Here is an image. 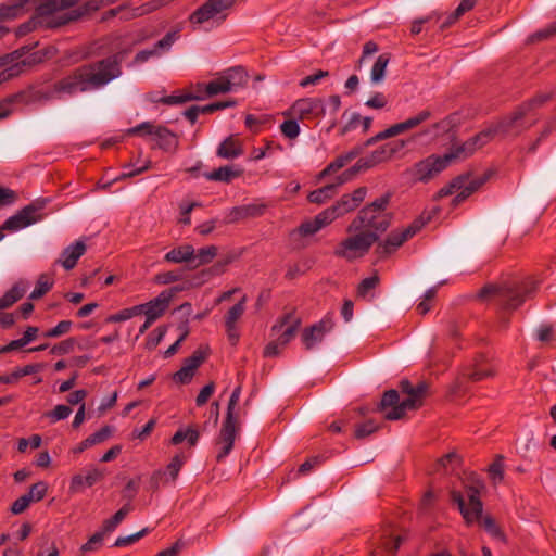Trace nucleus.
<instances>
[{
    "instance_id": "obj_23",
    "label": "nucleus",
    "mask_w": 556,
    "mask_h": 556,
    "mask_svg": "<svg viewBox=\"0 0 556 556\" xmlns=\"http://www.w3.org/2000/svg\"><path fill=\"white\" fill-rule=\"evenodd\" d=\"M78 1L79 0H45L36 8V16L45 22V27L49 28L47 23L54 17L51 15L59 11L75 7Z\"/></svg>"
},
{
    "instance_id": "obj_26",
    "label": "nucleus",
    "mask_w": 556,
    "mask_h": 556,
    "mask_svg": "<svg viewBox=\"0 0 556 556\" xmlns=\"http://www.w3.org/2000/svg\"><path fill=\"white\" fill-rule=\"evenodd\" d=\"M86 244L83 240H77L75 243L66 247L62 253L61 257L56 261V264L62 265L66 270L73 269L78 260L86 252Z\"/></svg>"
},
{
    "instance_id": "obj_21",
    "label": "nucleus",
    "mask_w": 556,
    "mask_h": 556,
    "mask_svg": "<svg viewBox=\"0 0 556 556\" xmlns=\"http://www.w3.org/2000/svg\"><path fill=\"white\" fill-rule=\"evenodd\" d=\"M405 540V534L399 533L393 528H388L381 534L380 545L371 552L370 556H394Z\"/></svg>"
},
{
    "instance_id": "obj_27",
    "label": "nucleus",
    "mask_w": 556,
    "mask_h": 556,
    "mask_svg": "<svg viewBox=\"0 0 556 556\" xmlns=\"http://www.w3.org/2000/svg\"><path fill=\"white\" fill-rule=\"evenodd\" d=\"M104 473L98 468H90L86 473H78L72 477L70 491L72 493L80 492L85 486H92L103 478Z\"/></svg>"
},
{
    "instance_id": "obj_58",
    "label": "nucleus",
    "mask_w": 556,
    "mask_h": 556,
    "mask_svg": "<svg viewBox=\"0 0 556 556\" xmlns=\"http://www.w3.org/2000/svg\"><path fill=\"white\" fill-rule=\"evenodd\" d=\"M182 279V271L181 270H169L164 273H159L154 280L159 285H169L176 281H179Z\"/></svg>"
},
{
    "instance_id": "obj_2",
    "label": "nucleus",
    "mask_w": 556,
    "mask_h": 556,
    "mask_svg": "<svg viewBox=\"0 0 556 556\" xmlns=\"http://www.w3.org/2000/svg\"><path fill=\"white\" fill-rule=\"evenodd\" d=\"M551 98L552 93H541L523 102L510 115L505 116L464 143L453 147L448 153L444 154L447 157V162L451 163L453 160L470 156L478 148L488 143L496 135L517 136L530 128L536 123L538 118H533L528 124L525 122V118L531 116L538 108L542 106Z\"/></svg>"
},
{
    "instance_id": "obj_8",
    "label": "nucleus",
    "mask_w": 556,
    "mask_h": 556,
    "mask_svg": "<svg viewBox=\"0 0 556 556\" xmlns=\"http://www.w3.org/2000/svg\"><path fill=\"white\" fill-rule=\"evenodd\" d=\"M49 200L45 198L34 200L14 215L10 216L2 224L1 230L15 232L41 222L47 216L45 208Z\"/></svg>"
},
{
    "instance_id": "obj_33",
    "label": "nucleus",
    "mask_w": 556,
    "mask_h": 556,
    "mask_svg": "<svg viewBox=\"0 0 556 556\" xmlns=\"http://www.w3.org/2000/svg\"><path fill=\"white\" fill-rule=\"evenodd\" d=\"M233 261L232 256H227L224 260L217 261L214 265L208 268L201 270L198 275L200 283L210 281L212 278L223 275L226 271L227 266Z\"/></svg>"
},
{
    "instance_id": "obj_48",
    "label": "nucleus",
    "mask_w": 556,
    "mask_h": 556,
    "mask_svg": "<svg viewBox=\"0 0 556 556\" xmlns=\"http://www.w3.org/2000/svg\"><path fill=\"white\" fill-rule=\"evenodd\" d=\"M490 175V173H484L483 175L473 178H470L468 175H463L464 181L462 185L470 194H472L488 181Z\"/></svg>"
},
{
    "instance_id": "obj_57",
    "label": "nucleus",
    "mask_w": 556,
    "mask_h": 556,
    "mask_svg": "<svg viewBox=\"0 0 556 556\" xmlns=\"http://www.w3.org/2000/svg\"><path fill=\"white\" fill-rule=\"evenodd\" d=\"M150 165H151L150 161L144 162V164L139 167H134L131 164H127L124 166V172L118 177H116L114 179V181L122 180L125 178L135 177V176L148 170L150 168Z\"/></svg>"
},
{
    "instance_id": "obj_22",
    "label": "nucleus",
    "mask_w": 556,
    "mask_h": 556,
    "mask_svg": "<svg viewBox=\"0 0 556 556\" xmlns=\"http://www.w3.org/2000/svg\"><path fill=\"white\" fill-rule=\"evenodd\" d=\"M177 291H179L178 288H173L169 291H162L155 299L143 304V314L146 315L148 323H154L165 313L174 293Z\"/></svg>"
},
{
    "instance_id": "obj_50",
    "label": "nucleus",
    "mask_w": 556,
    "mask_h": 556,
    "mask_svg": "<svg viewBox=\"0 0 556 556\" xmlns=\"http://www.w3.org/2000/svg\"><path fill=\"white\" fill-rule=\"evenodd\" d=\"M104 536L105 534L102 531L94 533L85 544L81 545L80 554L86 555L98 551L102 546Z\"/></svg>"
},
{
    "instance_id": "obj_11",
    "label": "nucleus",
    "mask_w": 556,
    "mask_h": 556,
    "mask_svg": "<svg viewBox=\"0 0 556 556\" xmlns=\"http://www.w3.org/2000/svg\"><path fill=\"white\" fill-rule=\"evenodd\" d=\"M236 0H206L201 7L192 12L188 20L193 28L211 21L223 22L227 17V11Z\"/></svg>"
},
{
    "instance_id": "obj_53",
    "label": "nucleus",
    "mask_w": 556,
    "mask_h": 556,
    "mask_svg": "<svg viewBox=\"0 0 556 556\" xmlns=\"http://www.w3.org/2000/svg\"><path fill=\"white\" fill-rule=\"evenodd\" d=\"M72 326L73 323L71 320H61L55 327L45 331L41 336L43 338H59L68 333Z\"/></svg>"
},
{
    "instance_id": "obj_46",
    "label": "nucleus",
    "mask_w": 556,
    "mask_h": 556,
    "mask_svg": "<svg viewBox=\"0 0 556 556\" xmlns=\"http://www.w3.org/2000/svg\"><path fill=\"white\" fill-rule=\"evenodd\" d=\"M181 31V26H177L176 29L168 31L162 39H160L155 45L154 49H156L157 53L169 51L175 41L179 38V33Z\"/></svg>"
},
{
    "instance_id": "obj_55",
    "label": "nucleus",
    "mask_w": 556,
    "mask_h": 556,
    "mask_svg": "<svg viewBox=\"0 0 556 556\" xmlns=\"http://www.w3.org/2000/svg\"><path fill=\"white\" fill-rule=\"evenodd\" d=\"M295 118L287 119L280 125L282 135L288 139H295L300 134V126Z\"/></svg>"
},
{
    "instance_id": "obj_4",
    "label": "nucleus",
    "mask_w": 556,
    "mask_h": 556,
    "mask_svg": "<svg viewBox=\"0 0 556 556\" xmlns=\"http://www.w3.org/2000/svg\"><path fill=\"white\" fill-rule=\"evenodd\" d=\"M391 194L386 193L358 211L346 227V232L375 233L377 241L391 225L392 214L387 211Z\"/></svg>"
},
{
    "instance_id": "obj_60",
    "label": "nucleus",
    "mask_w": 556,
    "mask_h": 556,
    "mask_svg": "<svg viewBox=\"0 0 556 556\" xmlns=\"http://www.w3.org/2000/svg\"><path fill=\"white\" fill-rule=\"evenodd\" d=\"M378 283L379 277L376 275L363 279L357 288L358 296L366 298L367 294L378 286Z\"/></svg>"
},
{
    "instance_id": "obj_12",
    "label": "nucleus",
    "mask_w": 556,
    "mask_h": 556,
    "mask_svg": "<svg viewBox=\"0 0 556 556\" xmlns=\"http://www.w3.org/2000/svg\"><path fill=\"white\" fill-rule=\"evenodd\" d=\"M128 135H138L141 137H152L160 149L164 151H174L178 147L177 136L161 125H154L150 122H143L128 129Z\"/></svg>"
},
{
    "instance_id": "obj_34",
    "label": "nucleus",
    "mask_w": 556,
    "mask_h": 556,
    "mask_svg": "<svg viewBox=\"0 0 556 556\" xmlns=\"http://www.w3.org/2000/svg\"><path fill=\"white\" fill-rule=\"evenodd\" d=\"M217 251L218 249L216 245H207L199 249L198 251L194 250V257L191 261L190 268L194 269L202 265L210 264L217 255Z\"/></svg>"
},
{
    "instance_id": "obj_39",
    "label": "nucleus",
    "mask_w": 556,
    "mask_h": 556,
    "mask_svg": "<svg viewBox=\"0 0 556 556\" xmlns=\"http://www.w3.org/2000/svg\"><path fill=\"white\" fill-rule=\"evenodd\" d=\"M131 510L132 506L130 504H125L110 519H106L103 522L101 531L104 532V534L113 532Z\"/></svg>"
},
{
    "instance_id": "obj_44",
    "label": "nucleus",
    "mask_w": 556,
    "mask_h": 556,
    "mask_svg": "<svg viewBox=\"0 0 556 556\" xmlns=\"http://www.w3.org/2000/svg\"><path fill=\"white\" fill-rule=\"evenodd\" d=\"M205 91H206V94H203L200 98V100H204L206 98H212L219 93L230 92L229 86L226 84V80H225L223 74L218 78L206 84Z\"/></svg>"
},
{
    "instance_id": "obj_15",
    "label": "nucleus",
    "mask_w": 556,
    "mask_h": 556,
    "mask_svg": "<svg viewBox=\"0 0 556 556\" xmlns=\"http://www.w3.org/2000/svg\"><path fill=\"white\" fill-rule=\"evenodd\" d=\"M325 113L324 102L319 98H302L296 100L291 108L283 112L285 116L299 119H312Z\"/></svg>"
},
{
    "instance_id": "obj_3",
    "label": "nucleus",
    "mask_w": 556,
    "mask_h": 556,
    "mask_svg": "<svg viewBox=\"0 0 556 556\" xmlns=\"http://www.w3.org/2000/svg\"><path fill=\"white\" fill-rule=\"evenodd\" d=\"M400 390L405 399L400 401L399 392L394 389L383 393L379 404L380 410L391 408L386 413L384 418L388 420H399L403 418L407 410H416L422 406L425 399L429 394V384L426 381H419L413 384L409 380L404 379L400 382Z\"/></svg>"
},
{
    "instance_id": "obj_61",
    "label": "nucleus",
    "mask_w": 556,
    "mask_h": 556,
    "mask_svg": "<svg viewBox=\"0 0 556 556\" xmlns=\"http://www.w3.org/2000/svg\"><path fill=\"white\" fill-rule=\"evenodd\" d=\"M47 491L48 484L43 481H39L30 486L29 492L26 495L30 498V502H39L45 497Z\"/></svg>"
},
{
    "instance_id": "obj_64",
    "label": "nucleus",
    "mask_w": 556,
    "mask_h": 556,
    "mask_svg": "<svg viewBox=\"0 0 556 556\" xmlns=\"http://www.w3.org/2000/svg\"><path fill=\"white\" fill-rule=\"evenodd\" d=\"M503 456L498 455L495 460L490 465L489 472L494 482L503 480L504 477V463Z\"/></svg>"
},
{
    "instance_id": "obj_40",
    "label": "nucleus",
    "mask_w": 556,
    "mask_h": 556,
    "mask_svg": "<svg viewBox=\"0 0 556 556\" xmlns=\"http://www.w3.org/2000/svg\"><path fill=\"white\" fill-rule=\"evenodd\" d=\"M54 279L48 274H41L36 282L35 289L31 291L29 299L38 300L51 290Z\"/></svg>"
},
{
    "instance_id": "obj_63",
    "label": "nucleus",
    "mask_w": 556,
    "mask_h": 556,
    "mask_svg": "<svg viewBox=\"0 0 556 556\" xmlns=\"http://www.w3.org/2000/svg\"><path fill=\"white\" fill-rule=\"evenodd\" d=\"M72 413V408L67 405H56L53 410L47 413V417L50 418L51 422L66 419Z\"/></svg>"
},
{
    "instance_id": "obj_13",
    "label": "nucleus",
    "mask_w": 556,
    "mask_h": 556,
    "mask_svg": "<svg viewBox=\"0 0 556 556\" xmlns=\"http://www.w3.org/2000/svg\"><path fill=\"white\" fill-rule=\"evenodd\" d=\"M427 220L417 218L405 229L391 231L387 239L377 245L376 252L379 255L391 254L405 241L414 237L425 226Z\"/></svg>"
},
{
    "instance_id": "obj_18",
    "label": "nucleus",
    "mask_w": 556,
    "mask_h": 556,
    "mask_svg": "<svg viewBox=\"0 0 556 556\" xmlns=\"http://www.w3.org/2000/svg\"><path fill=\"white\" fill-rule=\"evenodd\" d=\"M208 355V348L200 346L197 349L191 356L187 357L184 361L181 368L176 371L173 376V379L177 383L187 384L189 383L195 370L201 366V364L206 359Z\"/></svg>"
},
{
    "instance_id": "obj_43",
    "label": "nucleus",
    "mask_w": 556,
    "mask_h": 556,
    "mask_svg": "<svg viewBox=\"0 0 556 556\" xmlns=\"http://www.w3.org/2000/svg\"><path fill=\"white\" fill-rule=\"evenodd\" d=\"M337 192V185H326L319 189L312 191L307 199L312 203L323 204L331 199Z\"/></svg>"
},
{
    "instance_id": "obj_47",
    "label": "nucleus",
    "mask_w": 556,
    "mask_h": 556,
    "mask_svg": "<svg viewBox=\"0 0 556 556\" xmlns=\"http://www.w3.org/2000/svg\"><path fill=\"white\" fill-rule=\"evenodd\" d=\"M247 295H243L241 300L229 308L225 315V324L237 325V321L243 316L245 312Z\"/></svg>"
},
{
    "instance_id": "obj_56",
    "label": "nucleus",
    "mask_w": 556,
    "mask_h": 556,
    "mask_svg": "<svg viewBox=\"0 0 556 556\" xmlns=\"http://www.w3.org/2000/svg\"><path fill=\"white\" fill-rule=\"evenodd\" d=\"M315 217L318 224L321 226V228H325L326 226L330 225L332 222L338 219L340 216L338 215L334 207L331 205L321 211L320 213H318Z\"/></svg>"
},
{
    "instance_id": "obj_42",
    "label": "nucleus",
    "mask_w": 556,
    "mask_h": 556,
    "mask_svg": "<svg viewBox=\"0 0 556 556\" xmlns=\"http://www.w3.org/2000/svg\"><path fill=\"white\" fill-rule=\"evenodd\" d=\"M185 462L186 456L177 454L172 458V460L166 467V470L164 472H157V475L163 476L166 482L169 480L174 481L178 477L179 471L184 466Z\"/></svg>"
},
{
    "instance_id": "obj_16",
    "label": "nucleus",
    "mask_w": 556,
    "mask_h": 556,
    "mask_svg": "<svg viewBox=\"0 0 556 556\" xmlns=\"http://www.w3.org/2000/svg\"><path fill=\"white\" fill-rule=\"evenodd\" d=\"M334 327L332 316L325 315L318 323L303 330L301 339L306 350H313L317 344L323 342L325 336Z\"/></svg>"
},
{
    "instance_id": "obj_28",
    "label": "nucleus",
    "mask_w": 556,
    "mask_h": 556,
    "mask_svg": "<svg viewBox=\"0 0 556 556\" xmlns=\"http://www.w3.org/2000/svg\"><path fill=\"white\" fill-rule=\"evenodd\" d=\"M264 212V205L248 204L241 206H235L227 213L225 222L227 224L237 223L239 220L256 217L262 215Z\"/></svg>"
},
{
    "instance_id": "obj_37",
    "label": "nucleus",
    "mask_w": 556,
    "mask_h": 556,
    "mask_svg": "<svg viewBox=\"0 0 556 556\" xmlns=\"http://www.w3.org/2000/svg\"><path fill=\"white\" fill-rule=\"evenodd\" d=\"M242 153L241 147L231 137L226 138L217 149V155L227 160L236 159Z\"/></svg>"
},
{
    "instance_id": "obj_62",
    "label": "nucleus",
    "mask_w": 556,
    "mask_h": 556,
    "mask_svg": "<svg viewBox=\"0 0 556 556\" xmlns=\"http://www.w3.org/2000/svg\"><path fill=\"white\" fill-rule=\"evenodd\" d=\"M379 429V425H377L374 420H367L363 424L356 426L355 437L357 439H364L371 433L376 432Z\"/></svg>"
},
{
    "instance_id": "obj_20",
    "label": "nucleus",
    "mask_w": 556,
    "mask_h": 556,
    "mask_svg": "<svg viewBox=\"0 0 556 556\" xmlns=\"http://www.w3.org/2000/svg\"><path fill=\"white\" fill-rule=\"evenodd\" d=\"M101 8L99 0H89L85 2L83 5L72 9L68 12L56 15V17L51 18L47 26L51 28H58L64 26L68 23L76 22L84 17L85 15L96 12Z\"/></svg>"
},
{
    "instance_id": "obj_59",
    "label": "nucleus",
    "mask_w": 556,
    "mask_h": 556,
    "mask_svg": "<svg viewBox=\"0 0 556 556\" xmlns=\"http://www.w3.org/2000/svg\"><path fill=\"white\" fill-rule=\"evenodd\" d=\"M113 433V428L111 426H104L100 430L96 431L94 433L90 434L88 439V443L91 444V446L100 444L104 441H106Z\"/></svg>"
},
{
    "instance_id": "obj_17",
    "label": "nucleus",
    "mask_w": 556,
    "mask_h": 556,
    "mask_svg": "<svg viewBox=\"0 0 556 556\" xmlns=\"http://www.w3.org/2000/svg\"><path fill=\"white\" fill-rule=\"evenodd\" d=\"M497 367L491 358L485 355H478L472 363L464 368L463 377L470 381L478 382L484 379L493 378L496 375Z\"/></svg>"
},
{
    "instance_id": "obj_10",
    "label": "nucleus",
    "mask_w": 556,
    "mask_h": 556,
    "mask_svg": "<svg viewBox=\"0 0 556 556\" xmlns=\"http://www.w3.org/2000/svg\"><path fill=\"white\" fill-rule=\"evenodd\" d=\"M353 233L336 247L333 251L336 256L346 261H354L366 255L374 243L377 242L375 233H366L362 230Z\"/></svg>"
},
{
    "instance_id": "obj_9",
    "label": "nucleus",
    "mask_w": 556,
    "mask_h": 556,
    "mask_svg": "<svg viewBox=\"0 0 556 556\" xmlns=\"http://www.w3.org/2000/svg\"><path fill=\"white\" fill-rule=\"evenodd\" d=\"M49 200L45 198L34 200L14 215L10 216L2 224L1 230L15 232L41 222L47 216L45 208Z\"/></svg>"
},
{
    "instance_id": "obj_35",
    "label": "nucleus",
    "mask_w": 556,
    "mask_h": 556,
    "mask_svg": "<svg viewBox=\"0 0 556 556\" xmlns=\"http://www.w3.org/2000/svg\"><path fill=\"white\" fill-rule=\"evenodd\" d=\"M359 160L365 169L367 170L369 168L377 166L378 164L390 161L391 157L388 153L386 146L383 144L376 149L375 151H372L369 155L361 157Z\"/></svg>"
},
{
    "instance_id": "obj_1",
    "label": "nucleus",
    "mask_w": 556,
    "mask_h": 556,
    "mask_svg": "<svg viewBox=\"0 0 556 556\" xmlns=\"http://www.w3.org/2000/svg\"><path fill=\"white\" fill-rule=\"evenodd\" d=\"M124 52L80 65L48 88H30L0 101V119L8 117L16 102L30 104L74 97L99 90L122 75Z\"/></svg>"
},
{
    "instance_id": "obj_45",
    "label": "nucleus",
    "mask_w": 556,
    "mask_h": 556,
    "mask_svg": "<svg viewBox=\"0 0 556 556\" xmlns=\"http://www.w3.org/2000/svg\"><path fill=\"white\" fill-rule=\"evenodd\" d=\"M25 290L15 285L0 298V311L12 306L23 298Z\"/></svg>"
},
{
    "instance_id": "obj_24",
    "label": "nucleus",
    "mask_w": 556,
    "mask_h": 556,
    "mask_svg": "<svg viewBox=\"0 0 556 556\" xmlns=\"http://www.w3.org/2000/svg\"><path fill=\"white\" fill-rule=\"evenodd\" d=\"M366 194L367 188L359 187L355 189L353 193L343 194L340 200L337 201L332 206L341 217L358 207L359 204L364 201Z\"/></svg>"
},
{
    "instance_id": "obj_14",
    "label": "nucleus",
    "mask_w": 556,
    "mask_h": 556,
    "mask_svg": "<svg viewBox=\"0 0 556 556\" xmlns=\"http://www.w3.org/2000/svg\"><path fill=\"white\" fill-rule=\"evenodd\" d=\"M448 164L445 155L432 154L416 163L408 172L416 181L428 182L445 169Z\"/></svg>"
},
{
    "instance_id": "obj_52",
    "label": "nucleus",
    "mask_w": 556,
    "mask_h": 556,
    "mask_svg": "<svg viewBox=\"0 0 556 556\" xmlns=\"http://www.w3.org/2000/svg\"><path fill=\"white\" fill-rule=\"evenodd\" d=\"M43 21L39 20L36 15L29 18L27 22L21 24L15 29L16 37H23L28 35L29 33L36 30L38 27L45 26Z\"/></svg>"
},
{
    "instance_id": "obj_29",
    "label": "nucleus",
    "mask_w": 556,
    "mask_h": 556,
    "mask_svg": "<svg viewBox=\"0 0 556 556\" xmlns=\"http://www.w3.org/2000/svg\"><path fill=\"white\" fill-rule=\"evenodd\" d=\"M359 156V149L352 148L348 152L337 156L332 162H330L320 173L319 178H325L326 176L338 172L351 161Z\"/></svg>"
},
{
    "instance_id": "obj_32",
    "label": "nucleus",
    "mask_w": 556,
    "mask_h": 556,
    "mask_svg": "<svg viewBox=\"0 0 556 556\" xmlns=\"http://www.w3.org/2000/svg\"><path fill=\"white\" fill-rule=\"evenodd\" d=\"M226 84L229 86L230 92L237 91L244 87L248 83V74L241 66L231 67L223 73Z\"/></svg>"
},
{
    "instance_id": "obj_49",
    "label": "nucleus",
    "mask_w": 556,
    "mask_h": 556,
    "mask_svg": "<svg viewBox=\"0 0 556 556\" xmlns=\"http://www.w3.org/2000/svg\"><path fill=\"white\" fill-rule=\"evenodd\" d=\"M202 96H191V93L182 92L180 94L162 96L161 100L166 105H177L189 101H198Z\"/></svg>"
},
{
    "instance_id": "obj_51",
    "label": "nucleus",
    "mask_w": 556,
    "mask_h": 556,
    "mask_svg": "<svg viewBox=\"0 0 556 556\" xmlns=\"http://www.w3.org/2000/svg\"><path fill=\"white\" fill-rule=\"evenodd\" d=\"M75 345H76V339L67 338V339L54 344L50 349V354L59 355V356L67 355L74 351Z\"/></svg>"
},
{
    "instance_id": "obj_5",
    "label": "nucleus",
    "mask_w": 556,
    "mask_h": 556,
    "mask_svg": "<svg viewBox=\"0 0 556 556\" xmlns=\"http://www.w3.org/2000/svg\"><path fill=\"white\" fill-rule=\"evenodd\" d=\"M467 502L460 492L453 491L451 493L452 501L457 504L459 511L468 525L481 519V525L484 530L495 539L504 540V534L495 523V520L491 516L481 518L483 505L480 500L479 489L476 486H469L466 491Z\"/></svg>"
},
{
    "instance_id": "obj_54",
    "label": "nucleus",
    "mask_w": 556,
    "mask_h": 556,
    "mask_svg": "<svg viewBox=\"0 0 556 556\" xmlns=\"http://www.w3.org/2000/svg\"><path fill=\"white\" fill-rule=\"evenodd\" d=\"M362 170H366V169L363 166L361 160H358L352 167H350L346 170H344L337 178V182L334 185H337V188H338L339 186H341V185L352 180Z\"/></svg>"
},
{
    "instance_id": "obj_38",
    "label": "nucleus",
    "mask_w": 556,
    "mask_h": 556,
    "mask_svg": "<svg viewBox=\"0 0 556 556\" xmlns=\"http://www.w3.org/2000/svg\"><path fill=\"white\" fill-rule=\"evenodd\" d=\"M41 366L38 364H29L24 367L16 368L10 375L0 376V383L12 384L20 378L28 375L36 374L40 370Z\"/></svg>"
},
{
    "instance_id": "obj_19",
    "label": "nucleus",
    "mask_w": 556,
    "mask_h": 556,
    "mask_svg": "<svg viewBox=\"0 0 556 556\" xmlns=\"http://www.w3.org/2000/svg\"><path fill=\"white\" fill-rule=\"evenodd\" d=\"M300 326L301 318L294 313H287L271 327V332L277 334L280 345L287 346L294 339Z\"/></svg>"
},
{
    "instance_id": "obj_36",
    "label": "nucleus",
    "mask_w": 556,
    "mask_h": 556,
    "mask_svg": "<svg viewBox=\"0 0 556 556\" xmlns=\"http://www.w3.org/2000/svg\"><path fill=\"white\" fill-rule=\"evenodd\" d=\"M241 173V170L233 169L231 166H222L211 173L204 174V176L208 180L230 182L233 178L239 177Z\"/></svg>"
},
{
    "instance_id": "obj_41",
    "label": "nucleus",
    "mask_w": 556,
    "mask_h": 556,
    "mask_svg": "<svg viewBox=\"0 0 556 556\" xmlns=\"http://www.w3.org/2000/svg\"><path fill=\"white\" fill-rule=\"evenodd\" d=\"M390 62V56L387 53L380 54L372 65L370 72V79L374 84H379L383 80L386 75V68Z\"/></svg>"
},
{
    "instance_id": "obj_6",
    "label": "nucleus",
    "mask_w": 556,
    "mask_h": 556,
    "mask_svg": "<svg viewBox=\"0 0 556 556\" xmlns=\"http://www.w3.org/2000/svg\"><path fill=\"white\" fill-rule=\"evenodd\" d=\"M241 394V387H237L229 399L227 405V413L225 420L222 425L219 435L216 440V445L219 446V451L216 455V460L222 462L225 459L233 447L236 435L239 430L238 418L236 415V406L239 402Z\"/></svg>"
},
{
    "instance_id": "obj_31",
    "label": "nucleus",
    "mask_w": 556,
    "mask_h": 556,
    "mask_svg": "<svg viewBox=\"0 0 556 556\" xmlns=\"http://www.w3.org/2000/svg\"><path fill=\"white\" fill-rule=\"evenodd\" d=\"M168 4L169 3L167 0H151V1H148L143 4L135 7V8H131L129 5L128 14H125L123 16V20L130 21L132 18L150 14V13H152L163 7H166Z\"/></svg>"
},
{
    "instance_id": "obj_7",
    "label": "nucleus",
    "mask_w": 556,
    "mask_h": 556,
    "mask_svg": "<svg viewBox=\"0 0 556 556\" xmlns=\"http://www.w3.org/2000/svg\"><path fill=\"white\" fill-rule=\"evenodd\" d=\"M530 290L517 285H486L478 293L481 300L492 299L504 309H516L526 299Z\"/></svg>"
},
{
    "instance_id": "obj_25",
    "label": "nucleus",
    "mask_w": 556,
    "mask_h": 556,
    "mask_svg": "<svg viewBox=\"0 0 556 556\" xmlns=\"http://www.w3.org/2000/svg\"><path fill=\"white\" fill-rule=\"evenodd\" d=\"M430 116H431V112L428 110H424V111L419 112L417 115L412 116L404 122H401V123L390 126L389 128L383 130V134L387 139L395 137L404 131H407L409 129L417 127L421 123L428 121L430 118Z\"/></svg>"
},
{
    "instance_id": "obj_30",
    "label": "nucleus",
    "mask_w": 556,
    "mask_h": 556,
    "mask_svg": "<svg viewBox=\"0 0 556 556\" xmlns=\"http://www.w3.org/2000/svg\"><path fill=\"white\" fill-rule=\"evenodd\" d=\"M194 257V248L191 244H181L168 251L164 255V261L168 263H189L191 265V261Z\"/></svg>"
}]
</instances>
